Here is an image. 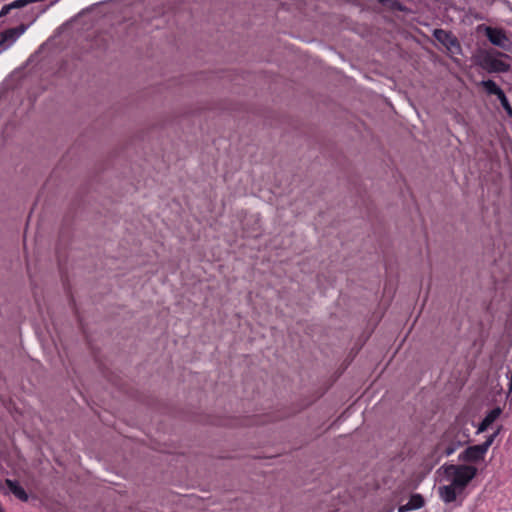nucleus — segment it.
I'll use <instances>...</instances> for the list:
<instances>
[{"label":"nucleus","mask_w":512,"mask_h":512,"mask_svg":"<svg viewBox=\"0 0 512 512\" xmlns=\"http://www.w3.org/2000/svg\"><path fill=\"white\" fill-rule=\"evenodd\" d=\"M467 442V434L456 430V428H451L443 434L441 440L436 446V449L442 451L444 455L450 456Z\"/></svg>","instance_id":"1"},{"label":"nucleus","mask_w":512,"mask_h":512,"mask_svg":"<svg viewBox=\"0 0 512 512\" xmlns=\"http://www.w3.org/2000/svg\"><path fill=\"white\" fill-rule=\"evenodd\" d=\"M499 57L508 58V55L499 51L485 52L479 57L478 64L489 73L508 72L510 70V64Z\"/></svg>","instance_id":"2"},{"label":"nucleus","mask_w":512,"mask_h":512,"mask_svg":"<svg viewBox=\"0 0 512 512\" xmlns=\"http://www.w3.org/2000/svg\"><path fill=\"white\" fill-rule=\"evenodd\" d=\"M447 475H453L452 484L459 488L464 489L468 483L476 476L477 468L470 465H448L445 468Z\"/></svg>","instance_id":"3"},{"label":"nucleus","mask_w":512,"mask_h":512,"mask_svg":"<svg viewBox=\"0 0 512 512\" xmlns=\"http://www.w3.org/2000/svg\"><path fill=\"white\" fill-rule=\"evenodd\" d=\"M433 36L438 42L446 47L450 54L457 55L461 53L460 43L451 32L443 29H435Z\"/></svg>","instance_id":"4"},{"label":"nucleus","mask_w":512,"mask_h":512,"mask_svg":"<svg viewBox=\"0 0 512 512\" xmlns=\"http://www.w3.org/2000/svg\"><path fill=\"white\" fill-rule=\"evenodd\" d=\"M485 35L495 46L505 49L509 45V39L503 29L486 27Z\"/></svg>","instance_id":"5"},{"label":"nucleus","mask_w":512,"mask_h":512,"mask_svg":"<svg viewBox=\"0 0 512 512\" xmlns=\"http://www.w3.org/2000/svg\"><path fill=\"white\" fill-rule=\"evenodd\" d=\"M486 452L480 445L469 446L460 455L459 460L463 462H478L484 459Z\"/></svg>","instance_id":"6"},{"label":"nucleus","mask_w":512,"mask_h":512,"mask_svg":"<svg viewBox=\"0 0 512 512\" xmlns=\"http://www.w3.org/2000/svg\"><path fill=\"white\" fill-rule=\"evenodd\" d=\"M25 31V26L20 25L18 27L7 29L0 33V46L8 47L13 42L16 41V39L22 35Z\"/></svg>","instance_id":"7"},{"label":"nucleus","mask_w":512,"mask_h":512,"mask_svg":"<svg viewBox=\"0 0 512 512\" xmlns=\"http://www.w3.org/2000/svg\"><path fill=\"white\" fill-rule=\"evenodd\" d=\"M501 409L496 407L492 409L479 424L477 433H482L488 429V427L500 416Z\"/></svg>","instance_id":"8"},{"label":"nucleus","mask_w":512,"mask_h":512,"mask_svg":"<svg viewBox=\"0 0 512 512\" xmlns=\"http://www.w3.org/2000/svg\"><path fill=\"white\" fill-rule=\"evenodd\" d=\"M457 487L454 484L439 487V496L445 503H451L457 498Z\"/></svg>","instance_id":"9"},{"label":"nucleus","mask_w":512,"mask_h":512,"mask_svg":"<svg viewBox=\"0 0 512 512\" xmlns=\"http://www.w3.org/2000/svg\"><path fill=\"white\" fill-rule=\"evenodd\" d=\"M5 484L9 488V491L13 493L19 500L24 502L28 501V494L16 481L5 479Z\"/></svg>","instance_id":"10"},{"label":"nucleus","mask_w":512,"mask_h":512,"mask_svg":"<svg viewBox=\"0 0 512 512\" xmlns=\"http://www.w3.org/2000/svg\"><path fill=\"white\" fill-rule=\"evenodd\" d=\"M39 0H16L10 4L4 5L0 11V18L10 13L12 9H20L28 4L38 2Z\"/></svg>","instance_id":"11"},{"label":"nucleus","mask_w":512,"mask_h":512,"mask_svg":"<svg viewBox=\"0 0 512 512\" xmlns=\"http://www.w3.org/2000/svg\"><path fill=\"white\" fill-rule=\"evenodd\" d=\"M380 4L393 11L409 12V8L403 5L398 0H378Z\"/></svg>","instance_id":"12"},{"label":"nucleus","mask_w":512,"mask_h":512,"mask_svg":"<svg viewBox=\"0 0 512 512\" xmlns=\"http://www.w3.org/2000/svg\"><path fill=\"white\" fill-rule=\"evenodd\" d=\"M480 85L488 95L497 96L498 94H501L502 89L493 80H483L480 82Z\"/></svg>","instance_id":"13"},{"label":"nucleus","mask_w":512,"mask_h":512,"mask_svg":"<svg viewBox=\"0 0 512 512\" xmlns=\"http://www.w3.org/2000/svg\"><path fill=\"white\" fill-rule=\"evenodd\" d=\"M497 98L499 99L503 109L506 111L507 116L512 118V106L503 90L501 91V94L497 95Z\"/></svg>","instance_id":"14"},{"label":"nucleus","mask_w":512,"mask_h":512,"mask_svg":"<svg viewBox=\"0 0 512 512\" xmlns=\"http://www.w3.org/2000/svg\"><path fill=\"white\" fill-rule=\"evenodd\" d=\"M408 503L411 504L412 508L415 510V509H419V508H422L425 504V500L423 498L422 495L420 494H413Z\"/></svg>","instance_id":"15"},{"label":"nucleus","mask_w":512,"mask_h":512,"mask_svg":"<svg viewBox=\"0 0 512 512\" xmlns=\"http://www.w3.org/2000/svg\"><path fill=\"white\" fill-rule=\"evenodd\" d=\"M497 434H498V431H496L495 433L491 434V435L486 439V441H485L484 443L479 444L485 452H487V451H488L489 447L492 445V443H493V441H494L495 437L497 436Z\"/></svg>","instance_id":"16"},{"label":"nucleus","mask_w":512,"mask_h":512,"mask_svg":"<svg viewBox=\"0 0 512 512\" xmlns=\"http://www.w3.org/2000/svg\"><path fill=\"white\" fill-rule=\"evenodd\" d=\"M410 510H414L410 503H406L405 505H401L398 508V512H407V511H410Z\"/></svg>","instance_id":"17"},{"label":"nucleus","mask_w":512,"mask_h":512,"mask_svg":"<svg viewBox=\"0 0 512 512\" xmlns=\"http://www.w3.org/2000/svg\"><path fill=\"white\" fill-rule=\"evenodd\" d=\"M5 486H7V485L5 484V480H4V481H1V480H0V491H4L5 493H7V492L5 491Z\"/></svg>","instance_id":"18"}]
</instances>
